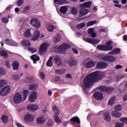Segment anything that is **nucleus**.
Here are the masks:
<instances>
[{
    "mask_svg": "<svg viewBox=\"0 0 127 127\" xmlns=\"http://www.w3.org/2000/svg\"><path fill=\"white\" fill-rule=\"evenodd\" d=\"M105 72L102 71H95L87 75L83 80L82 85L83 89H88L93 85V83H96L100 81L102 78L105 77Z\"/></svg>",
    "mask_w": 127,
    "mask_h": 127,
    "instance_id": "nucleus-1",
    "label": "nucleus"
},
{
    "mask_svg": "<svg viewBox=\"0 0 127 127\" xmlns=\"http://www.w3.org/2000/svg\"><path fill=\"white\" fill-rule=\"evenodd\" d=\"M71 47L70 45L66 43H63L62 45L57 46L54 48V51L61 54H64L66 53V51Z\"/></svg>",
    "mask_w": 127,
    "mask_h": 127,
    "instance_id": "nucleus-2",
    "label": "nucleus"
},
{
    "mask_svg": "<svg viewBox=\"0 0 127 127\" xmlns=\"http://www.w3.org/2000/svg\"><path fill=\"white\" fill-rule=\"evenodd\" d=\"M97 49L99 50H104V51H111V50H113L112 41H109L107 42L106 45L97 46Z\"/></svg>",
    "mask_w": 127,
    "mask_h": 127,
    "instance_id": "nucleus-3",
    "label": "nucleus"
},
{
    "mask_svg": "<svg viewBox=\"0 0 127 127\" xmlns=\"http://www.w3.org/2000/svg\"><path fill=\"white\" fill-rule=\"evenodd\" d=\"M30 23L31 25L33 26L35 28H40V26H41L40 20L36 17H33L31 19Z\"/></svg>",
    "mask_w": 127,
    "mask_h": 127,
    "instance_id": "nucleus-4",
    "label": "nucleus"
},
{
    "mask_svg": "<svg viewBox=\"0 0 127 127\" xmlns=\"http://www.w3.org/2000/svg\"><path fill=\"white\" fill-rule=\"evenodd\" d=\"M13 101L15 104H20L22 101H23V98L22 97V92H17L13 97Z\"/></svg>",
    "mask_w": 127,
    "mask_h": 127,
    "instance_id": "nucleus-5",
    "label": "nucleus"
},
{
    "mask_svg": "<svg viewBox=\"0 0 127 127\" xmlns=\"http://www.w3.org/2000/svg\"><path fill=\"white\" fill-rule=\"evenodd\" d=\"M95 65H96V62L91 59H87L83 63V66L85 68H93V67H95Z\"/></svg>",
    "mask_w": 127,
    "mask_h": 127,
    "instance_id": "nucleus-6",
    "label": "nucleus"
},
{
    "mask_svg": "<svg viewBox=\"0 0 127 127\" xmlns=\"http://www.w3.org/2000/svg\"><path fill=\"white\" fill-rule=\"evenodd\" d=\"M37 99V91H32L29 96V100L31 103H34Z\"/></svg>",
    "mask_w": 127,
    "mask_h": 127,
    "instance_id": "nucleus-7",
    "label": "nucleus"
},
{
    "mask_svg": "<svg viewBox=\"0 0 127 127\" xmlns=\"http://www.w3.org/2000/svg\"><path fill=\"white\" fill-rule=\"evenodd\" d=\"M10 92V87L9 86L3 87L0 92L1 96H6Z\"/></svg>",
    "mask_w": 127,
    "mask_h": 127,
    "instance_id": "nucleus-8",
    "label": "nucleus"
},
{
    "mask_svg": "<svg viewBox=\"0 0 127 127\" xmlns=\"http://www.w3.org/2000/svg\"><path fill=\"white\" fill-rule=\"evenodd\" d=\"M83 39L85 42L91 43V44H98V43L100 42V40L94 39L90 38L83 37Z\"/></svg>",
    "mask_w": 127,
    "mask_h": 127,
    "instance_id": "nucleus-9",
    "label": "nucleus"
},
{
    "mask_svg": "<svg viewBox=\"0 0 127 127\" xmlns=\"http://www.w3.org/2000/svg\"><path fill=\"white\" fill-rule=\"evenodd\" d=\"M104 61H108L109 62H115L117 60V58L113 56H105L103 58Z\"/></svg>",
    "mask_w": 127,
    "mask_h": 127,
    "instance_id": "nucleus-10",
    "label": "nucleus"
},
{
    "mask_svg": "<svg viewBox=\"0 0 127 127\" xmlns=\"http://www.w3.org/2000/svg\"><path fill=\"white\" fill-rule=\"evenodd\" d=\"M107 67H108V64L103 62H98L96 64L97 69L102 70V69H106Z\"/></svg>",
    "mask_w": 127,
    "mask_h": 127,
    "instance_id": "nucleus-11",
    "label": "nucleus"
},
{
    "mask_svg": "<svg viewBox=\"0 0 127 127\" xmlns=\"http://www.w3.org/2000/svg\"><path fill=\"white\" fill-rule=\"evenodd\" d=\"M49 46V44L47 43H43L40 46L39 50L40 53H44L47 51V49Z\"/></svg>",
    "mask_w": 127,
    "mask_h": 127,
    "instance_id": "nucleus-12",
    "label": "nucleus"
},
{
    "mask_svg": "<svg viewBox=\"0 0 127 127\" xmlns=\"http://www.w3.org/2000/svg\"><path fill=\"white\" fill-rule=\"evenodd\" d=\"M39 37H40V32L39 31V30H36L33 33L31 40L36 41V40H38V39H39Z\"/></svg>",
    "mask_w": 127,
    "mask_h": 127,
    "instance_id": "nucleus-13",
    "label": "nucleus"
},
{
    "mask_svg": "<svg viewBox=\"0 0 127 127\" xmlns=\"http://www.w3.org/2000/svg\"><path fill=\"white\" fill-rule=\"evenodd\" d=\"M27 109L28 111H31L32 112H36L39 109V107L37 105L31 104L27 106Z\"/></svg>",
    "mask_w": 127,
    "mask_h": 127,
    "instance_id": "nucleus-14",
    "label": "nucleus"
},
{
    "mask_svg": "<svg viewBox=\"0 0 127 127\" xmlns=\"http://www.w3.org/2000/svg\"><path fill=\"white\" fill-rule=\"evenodd\" d=\"M36 122L39 125H43L46 122V118L44 116H39L37 118Z\"/></svg>",
    "mask_w": 127,
    "mask_h": 127,
    "instance_id": "nucleus-15",
    "label": "nucleus"
},
{
    "mask_svg": "<svg viewBox=\"0 0 127 127\" xmlns=\"http://www.w3.org/2000/svg\"><path fill=\"white\" fill-rule=\"evenodd\" d=\"M24 121H25V122H33L34 121V118L31 114H27L24 117Z\"/></svg>",
    "mask_w": 127,
    "mask_h": 127,
    "instance_id": "nucleus-16",
    "label": "nucleus"
},
{
    "mask_svg": "<svg viewBox=\"0 0 127 127\" xmlns=\"http://www.w3.org/2000/svg\"><path fill=\"white\" fill-rule=\"evenodd\" d=\"M93 96L95 99H96V100H98L99 101L104 99V95H103V93L101 92H96L93 94Z\"/></svg>",
    "mask_w": 127,
    "mask_h": 127,
    "instance_id": "nucleus-17",
    "label": "nucleus"
},
{
    "mask_svg": "<svg viewBox=\"0 0 127 127\" xmlns=\"http://www.w3.org/2000/svg\"><path fill=\"white\" fill-rule=\"evenodd\" d=\"M54 62L56 65L58 66H60V65H62V60H61V58L59 56H55L54 58Z\"/></svg>",
    "mask_w": 127,
    "mask_h": 127,
    "instance_id": "nucleus-18",
    "label": "nucleus"
},
{
    "mask_svg": "<svg viewBox=\"0 0 127 127\" xmlns=\"http://www.w3.org/2000/svg\"><path fill=\"white\" fill-rule=\"evenodd\" d=\"M99 89L101 91L106 92V93H111V92L114 91V88L112 87H107L106 86H101Z\"/></svg>",
    "mask_w": 127,
    "mask_h": 127,
    "instance_id": "nucleus-19",
    "label": "nucleus"
},
{
    "mask_svg": "<svg viewBox=\"0 0 127 127\" xmlns=\"http://www.w3.org/2000/svg\"><path fill=\"white\" fill-rule=\"evenodd\" d=\"M53 40L55 43H58L62 40V37L60 34H57L54 37Z\"/></svg>",
    "mask_w": 127,
    "mask_h": 127,
    "instance_id": "nucleus-20",
    "label": "nucleus"
},
{
    "mask_svg": "<svg viewBox=\"0 0 127 127\" xmlns=\"http://www.w3.org/2000/svg\"><path fill=\"white\" fill-rule=\"evenodd\" d=\"M6 44L10 45L11 46H17V43L13 41L11 39H6Z\"/></svg>",
    "mask_w": 127,
    "mask_h": 127,
    "instance_id": "nucleus-21",
    "label": "nucleus"
},
{
    "mask_svg": "<svg viewBox=\"0 0 127 127\" xmlns=\"http://www.w3.org/2000/svg\"><path fill=\"white\" fill-rule=\"evenodd\" d=\"M31 29L30 28H28L26 29L24 32V36H25V37H31Z\"/></svg>",
    "mask_w": 127,
    "mask_h": 127,
    "instance_id": "nucleus-22",
    "label": "nucleus"
},
{
    "mask_svg": "<svg viewBox=\"0 0 127 127\" xmlns=\"http://www.w3.org/2000/svg\"><path fill=\"white\" fill-rule=\"evenodd\" d=\"M46 27L49 32H53V31H54V29L56 28L54 25L50 24L46 25Z\"/></svg>",
    "mask_w": 127,
    "mask_h": 127,
    "instance_id": "nucleus-23",
    "label": "nucleus"
},
{
    "mask_svg": "<svg viewBox=\"0 0 127 127\" xmlns=\"http://www.w3.org/2000/svg\"><path fill=\"white\" fill-rule=\"evenodd\" d=\"M12 66L13 70H18L19 68V62L16 61L13 62Z\"/></svg>",
    "mask_w": 127,
    "mask_h": 127,
    "instance_id": "nucleus-24",
    "label": "nucleus"
},
{
    "mask_svg": "<svg viewBox=\"0 0 127 127\" xmlns=\"http://www.w3.org/2000/svg\"><path fill=\"white\" fill-rule=\"evenodd\" d=\"M89 12V10L86 9L84 8H82L79 12V15L80 16H84V15H86V14H88Z\"/></svg>",
    "mask_w": 127,
    "mask_h": 127,
    "instance_id": "nucleus-25",
    "label": "nucleus"
},
{
    "mask_svg": "<svg viewBox=\"0 0 127 127\" xmlns=\"http://www.w3.org/2000/svg\"><path fill=\"white\" fill-rule=\"evenodd\" d=\"M103 117L106 122H109V121L111 120V115H110V113L109 112L104 113L103 115Z\"/></svg>",
    "mask_w": 127,
    "mask_h": 127,
    "instance_id": "nucleus-26",
    "label": "nucleus"
},
{
    "mask_svg": "<svg viewBox=\"0 0 127 127\" xmlns=\"http://www.w3.org/2000/svg\"><path fill=\"white\" fill-rule=\"evenodd\" d=\"M54 82L56 83H58L59 84H63L64 83V80L61 79L59 76H56L53 79Z\"/></svg>",
    "mask_w": 127,
    "mask_h": 127,
    "instance_id": "nucleus-27",
    "label": "nucleus"
},
{
    "mask_svg": "<svg viewBox=\"0 0 127 127\" xmlns=\"http://www.w3.org/2000/svg\"><path fill=\"white\" fill-rule=\"evenodd\" d=\"M88 33L90 35L92 38H95L97 36L96 33L94 32V29L93 28H89L88 30Z\"/></svg>",
    "mask_w": 127,
    "mask_h": 127,
    "instance_id": "nucleus-28",
    "label": "nucleus"
},
{
    "mask_svg": "<svg viewBox=\"0 0 127 127\" xmlns=\"http://www.w3.org/2000/svg\"><path fill=\"white\" fill-rule=\"evenodd\" d=\"M91 4H92V2L91 1L85 2L80 4V7H86V8H89L91 7Z\"/></svg>",
    "mask_w": 127,
    "mask_h": 127,
    "instance_id": "nucleus-29",
    "label": "nucleus"
},
{
    "mask_svg": "<svg viewBox=\"0 0 127 127\" xmlns=\"http://www.w3.org/2000/svg\"><path fill=\"white\" fill-rule=\"evenodd\" d=\"M59 115L57 114H54V119L55 122L57 123V124H62V121H61V119H60V118L58 117Z\"/></svg>",
    "mask_w": 127,
    "mask_h": 127,
    "instance_id": "nucleus-30",
    "label": "nucleus"
},
{
    "mask_svg": "<svg viewBox=\"0 0 127 127\" xmlns=\"http://www.w3.org/2000/svg\"><path fill=\"white\" fill-rule=\"evenodd\" d=\"M29 94V91L28 90H25L23 91V100L24 101L27 99Z\"/></svg>",
    "mask_w": 127,
    "mask_h": 127,
    "instance_id": "nucleus-31",
    "label": "nucleus"
},
{
    "mask_svg": "<svg viewBox=\"0 0 127 127\" xmlns=\"http://www.w3.org/2000/svg\"><path fill=\"white\" fill-rule=\"evenodd\" d=\"M111 115L113 117H115V118H121V116H122L121 113L117 112L116 111H112L111 112Z\"/></svg>",
    "mask_w": 127,
    "mask_h": 127,
    "instance_id": "nucleus-32",
    "label": "nucleus"
},
{
    "mask_svg": "<svg viewBox=\"0 0 127 127\" xmlns=\"http://www.w3.org/2000/svg\"><path fill=\"white\" fill-rule=\"evenodd\" d=\"M31 59L33 61L34 64H36V61H39L40 58L36 55H33L31 57Z\"/></svg>",
    "mask_w": 127,
    "mask_h": 127,
    "instance_id": "nucleus-33",
    "label": "nucleus"
},
{
    "mask_svg": "<svg viewBox=\"0 0 127 127\" xmlns=\"http://www.w3.org/2000/svg\"><path fill=\"white\" fill-rule=\"evenodd\" d=\"M77 64V61L73 59H70L68 60V65L69 66H75Z\"/></svg>",
    "mask_w": 127,
    "mask_h": 127,
    "instance_id": "nucleus-34",
    "label": "nucleus"
},
{
    "mask_svg": "<svg viewBox=\"0 0 127 127\" xmlns=\"http://www.w3.org/2000/svg\"><path fill=\"white\" fill-rule=\"evenodd\" d=\"M21 44H22V45H23L24 46H30V45H31L30 44V42L25 39H24L21 41Z\"/></svg>",
    "mask_w": 127,
    "mask_h": 127,
    "instance_id": "nucleus-35",
    "label": "nucleus"
},
{
    "mask_svg": "<svg viewBox=\"0 0 127 127\" xmlns=\"http://www.w3.org/2000/svg\"><path fill=\"white\" fill-rule=\"evenodd\" d=\"M66 71V69L64 68H61L60 69H55V72L56 74H58L59 75H62L64 72Z\"/></svg>",
    "mask_w": 127,
    "mask_h": 127,
    "instance_id": "nucleus-36",
    "label": "nucleus"
},
{
    "mask_svg": "<svg viewBox=\"0 0 127 127\" xmlns=\"http://www.w3.org/2000/svg\"><path fill=\"white\" fill-rule=\"evenodd\" d=\"M116 102V97H111L109 101H108V105L109 106H113V105H114V104H115Z\"/></svg>",
    "mask_w": 127,
    "mask_h": 127,
    "instance_id": "nucleus-37",
    "label": "nucleus"
},
{
    "mask_svg": "<svg viewBox=\"0 0 127 127\" xmlns=\"http://www.w3.org/2000/svg\"><path fill=\"white\" fill-rule=\"evenodd\" d=\"M37 87H38V84H36L35 83L29 85V90H32V91H35V90H36V89H37Z\"/></svg>",
    "mask_w": 127,
    "mask_h": 127,
    "instance_id": "nucleus-38",
    "label": "nucleus"
},
{
    "mask_svg": "<svg viewBox=\"0 0 127 127\" xmlns=\"http://www.w3.org/2000/svg\"><path fill=\"white\" fill-rule=\"evenodd\" d=\"M22 76V74L19 73V74H14L12 77V79L15 81H18L20 79V77Z\"/></svg>",
    "mask_w": 127,
    "mask_h": 127,
    "instance_id": "nucleus-39",
    "label": "nucleus"
},
{
    "mask_svg": "<svg viewBox=\"0 0 127 127\" xmlns=\"http://www.w3.org/2000/svg\"><path fill=\"white\" fill-rule=\"evenodd\" d=\"M71 123H76V124H80V119L77 117H74L70 119Z\"/></svg>",
    "mask_w": 127,
    "mask_h": 127,
    "instance_id": "nucleus-40",
    "label": "nucleus"
},
{
    "mask_svg": "<svg viewBox=\"0 0 127 127\" xmlns=\"http://www.w3.org/2000/svg\"><path fill=\"white\" fill-rule=\"evenodd\" d=\"M52 109L53 110L54 115H59V110H58V108L55 105H53Z\"/></svg>",
    "mask_w": 127,
    "mask_h": 127,
    "instance_id": "nucleus-41",
    "label": "nucleus"
},
{
    "mask_svg": "<svg viewBox=\"0 0 127 127\" xmlns=\"http://www.w3.org/2000/svg\"><path fill=\"white\" fill-rule=\"evenodd\" d=\"M39 77L41 80H45L46 79V75L42 71H40L39 73Z\"/></svg>",
    "mask_w": 127,
    "mask_h": 127,
    "instance_id": "nucleus-42",
    "label": "nucleus"
},
{
    "mask_svg": "<svg viewBox=\"0 0 127 127\" xmlns=\"http://www.w3.org/2000/svg\"><path fill=\"white\" fill-rule=\"evenodd\" d=\"M60 10L62 13L65 14V13L67 12V6H62L60 8Z\"/></svg>",
    "mask_w": 127,
    "mask_h": 127,
    "instance_id": "nucleus-43",
    "label": "nucleus"
},
{
    "mask_svg": "<svg viewBox=\"0 0 127 127\" xmlns=\"http://www.w3.org/2000/svg\"><path fill=\"white\" fill-rule=\"evenodd\" d=\"M1 120L4 124H6L8 121V118L6 115H2L1 118Z\"/></svg>",
    "mask_w": 127,
    "mask_h": 127,
    "instance_id": "nucleus-44",
    "label": "nucleus"
},
{
    "mask_svg": "<svg viewBox=\"0 0 127 127\" xmlns=\"http://www.w3.org/2000/svg\"><path fill=\"white\" fill-rule=\"evenodd\" d=\"M52 60H53V58L50 57L47 62V66L49 67L52 66Z\"/></svg>",
    "mask_w": 127,
    "mask_h": 127,
    "instance_id": "nucleus-45",
    "label": "nucleus"
},
{
    "mask_svg": "<svg viewBox=\"0 0 127 127\" xmlns=\"http://www.w3.org/2000/svg\"><path fill=\"white\" fill-rule=\"evenodd\" d=\"M0 56L4 57V58H7V57H8L7 53L5 51H0Z\"/></svg>",
    "mask_w": 127,
    "mask_h": 127,
    "instance_id": "nucleus-46",
    "label": "nucleus"
},
{
    "mask_svg": "<svg viewBox=\"0 0 127 127\" xmlns=\"http://www.w3.org/2000/svg\"><path fill=\"white\" fill-rule=\"evenodd\" d=\"M70 13L74 15L77 14V13H78V11L76 8L72 7L70 9Z\"/></svg>",
    "mask_w": 127,
    "mask_h": 127,
    "instance_id": "nucleus-47",
    "label": "nucleus"
},
{
    "mask_svg": "<svg viewBox=\"0 0 127 127\" xmlns=\"http://www.w3.org/2000/svg\"><path fill=\"white\" fill-rule=\"evenodd\" d=\"M28 51L30 52H31V53H35L36 51H37V49H36L35 48H28Z\"/></svg>",
    "mask_w": 127,
    "mask_h": 127,
    "instance_id": "nucleus-48",
    "label": "nucleus"
},
{
    "mask_svg": "<svg viewBox=\"0 0 127 127\" xmlns=\"http://www.w3.org/2000/svg\"><path fill=\"white\" fill-rule=\"evenodd\" d=\"M30 9V6L27 5L25 6L23 8V12L24 13H25L27 11H28Z\"/></svg>",
    "mask_w": 127,
    "mask_h": 127,
    "instance_id": "nucleus-49",
    "label": "nucleus"
},
{
    "mask_svg": "<svg viewBox=\"0 0 127 127\" xmlns=\"http://www.w3.org/2000/svg\"><path fill=\"white\" fill-rule=\"evenodd\" d=\"M77 28H83V27H85L86 26V23L83 22L77 25Z\"/></svg>",
    "mask_w": 127,
    "mask_h": 127,
    "instance_id": "nucleus-50",
    "label": "nucleus"
},
{
    "mask_svg": "<svg viewBox=\"0 0 127 127\" xmlns=\"http://www.w3.org/2000/svg\"><path fill=\"white\" fill-rule=\"evenodd\" d=\"M96 21H88L87 23V26H91L92 25H94V24H96Z\"/></svg>",
    "mask_w": 127,
    "mask_h": 127,
    "instance_id": "nucleus-51",
    "label": "nucleus"
},
{
    "mask_svg": "<svg viewBox=\"0 0 127 127\" xmlns=\"http://www.w3.org/2000/svg\"><path fill=\"white\" fill-rule=\"evenodd\" d=\"M3 65L7 67V68H9V67H10V61H6L3 63Z\"/></svg>",
    "mask_w": 127,
    "mask_h": 127,
    "instance_id": "nucleus-52",
    "label": "nucleus"
},
{
    "mask_svg": "<svg viewBox=\"0 0 127 127\" xmlns=\"http://www.w3.org/2000/svg\"><path fill=\"white\" fill-rule=\"evenodd\" d=\"M23 3H24V0H19L17 1V5L18 6H21Z\"/></svg>",
    "mask_w": 127,
    "mask_h": 127,
    "instance_id": "nucleus-53",
    "label": "nucleus"
},
{
    "mask_svg": "<svg viewBox=\"0 0 127 127\" xmlns=\"http://www.w3.org/2000/svg\"><path fill=\"white\" fill-rule=\"evenodd\" d=\"M6 73V72L5 71L4 69H3V68L0 67V75L1 76H2V75H5Z\"/></svg>",
    "mask_w": 127,
    "mask_h": 127,
    "instance_id": "nucleus-54",
    "label": "nucleus"
},
{
    "mask_svg": "<svg viewBox=\"0 0 127 127\" xmlns=\"http://www.w3.org/2000/svg\"><path fill=\"white\" fill-rule=\"evenodd\" d=\"M55 2H58L59 4L65 3V0H55Z\"/></svg>",
    "mask_w": 127,
    "mask_h": 127,
    "instance_id": "nucleus-55",
    "label": "nucleus"
},
{
    "mask_svg": "<svg viewBox=\"0 0 127 127\" xmlns=\"http://www.w3.org/2000/svg\"><path fill=\"white\" fill-rule=\"evenodd\" d=\"M5 85V80L2 79L0 80V88H2Z\"/></svg>",
    "mask_w": 127,
    "mask_h": 127,
    "instance_id": "nucleus-56",
    "label": "nucleus"
},
{
    "mask_svg": "<svg viewBox=\"0 0 127 127\" xmlns=\"http://www.w3.org/2000/svg\"><path fill=\"white\" fill-rule=\"evenodd\" d=\"M115 110L116 111H117L118 112L122 111V106H121L120 105H117L115 107Z\"/></svg>",
    "mask_w": 127,
    "mask_h": 127,
    "instance_id": "nucleus-57",
    "label": "nucleus"
},
{
    "mask_svg": "<svg viewBox=\"0 0 127 127\" xmlns=\"http://www.w3.org/2000/svg\"><path fill=\"white\" fill-rule=\"evenodd\" d=\"M113 52L114 53V55L116 54H119L120 52H121V49H115L113 50Z\"/></svg>",
    "mask_w": 127,
    "mask_h": 127,
    "instance_id": "nucleus-58",
    "label": "nucleus"
},
{
    "mask_svg": "<svg viewBox=\"0 0 127 127\" xmlns=\"http://www.w3.org/2000/svg\"><path fill=\"white\" fill-rule=\"evenodd\" d=\"M115 127H124V124L118 122L116 124Z\"/></svg>",
    "mask_w": 127,
    "mask_h": 127,
    "instance_id": "nucleus-59",
    "label": "nucleus"
},
{
    "mask_svg": "<svg viewBox=\"0 0 127 127\" xmlns=\"http://www.w3.org/2000/svg\"><path fill=\"white\" fill-rule=\"evenodd\" d=\"M123 78H125V75L123 74L121 75H119L118 76H116V79L117 81H119V80L121 79H123Z\"/></svg>",
    "mask_w": 127,
    "mask_h": 127,
    "instance_id": "nucleus-60",
    "label": "nucleus"
},
{
    "mask_svg": "<svg viewBox=\"0 0 127 127\" xmlns=\"http://www.w3.org/2000/svg\"><path fill=\"white\" fill-rule=\"evenodd\" d=\"M2 21L4 23H7V22H8V19L6 17H3L2 19Z\"/></svg>",
    "mask_w": 127,
    "mask_h": 127,
    "instance_id": "nucleus-61",
    "label": "nucleus"
},
{
    "mask_svg": "<svg viewBox=\"0 0 127 127\" xmlns=\"http://www.w3.org/2000/svg\"><path fill=\"white\" fill-rule=\"evenodd\" d=\"M47 126L48 127H52V126H53V122H52V120H50L48 122Z\"/></svg>",
    "mask_w": 127,
    "mask_h": 127,
    "instance_id": "nucleus-62",
    "label": "nucleus"
},
{
    "mask_svg": "<svg viewBox=\"0 0 127 127\" xmlns=\"http://www.w3.org/2000/svg\"><path fill=\"white\" fill-rule=\"evenodd\" d=\"M120 121H121V122H123V123H126V124H127V118H121L120 119Z\"/></svg>",
    "mask_w": 127,
    "mask_h": 127,
    "instance_id": "nucleus-63",
    "label": "nucleus"
},
{
    "mask_svg": "<svg viewBox=\"0 0 127 127\" xmlns=\"http://www.w3.org/2000/svg\"><path fill=\"white\" fill-rule=\"evenodd\" d=\"M65 77L66 78H68V79H72V78L73 77L72 76V74H70V73H67L65 75Z\"/></svg>",
    "mask_w": 127,
    "mask_h": 127,
    "instance_id": "nucleus-64",
    "label": "nucleus"
}]
</instances>
